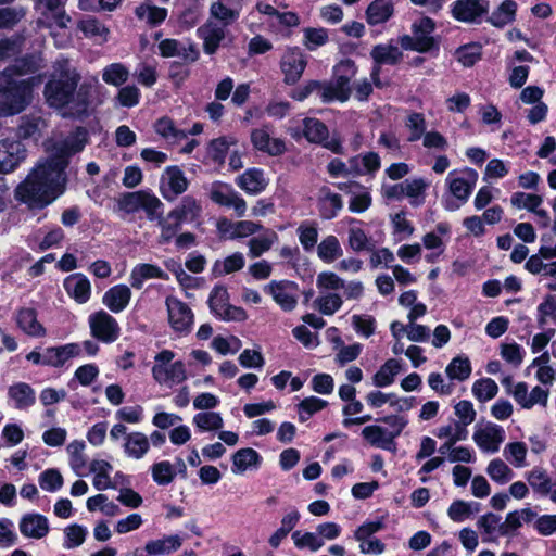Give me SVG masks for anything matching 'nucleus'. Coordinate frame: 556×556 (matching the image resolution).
<instances>
[{
	"mask_svg": "<svg viewBox=\"0 0 556 556\" xmlns=\"http://www.w3.org/2000/svg\"><path fill=\"white\" fill-rule=\"evenodd\" d=\"M80 74L67 59H59L53 65V74L46 84L47 103L60 111L64 117H80L89 108V96L85 86L77 89Z\"/></svg>",
	"mask_w": 556,
	"mask_h": 556,
	"instance_id": "nucleus-1",
	"label": "nucleus"
},
{
	"mask_svg": "<svg viewBox=\"0 0 556 556\" xmlns=\"http://www.w3.org/2000/svg\"><path fill=\"white\" fill-rule=\"evenodd\" d=\"M64 161L39 163L15 190L16 199L33 208H42L65 191Z\"/></svg>",
	"mask_w": 556,
	"mask_h": 556,
	"instance_id": "nucleus-2",
	"label": "nucleus"
},
{
	"mask_svg": "<svg viewBox=\"0 0 556 556\" xmlns=\"http://www.w3.org/2000/svg\"><path fill=\"white\" fill-rule=\"evenodd\" d=\"M20 63L0 73V93L4 96L0 103V116H12L24 111L33 100L34 88L41 84L40 76L22 78L38 68L34 61L23 60Z\"/></svg>",
	"mask_w": 556,
	"mask_h": 556,
	"instance_id": "nucleus-3",
	"label": "nucleus"
},
{
	"mask_svg": "<svg viewBox=\"0 0 556 556\" xmlns=\"http://www.w3.org/2000/svg\"><path fill=\"white\" fill-rule=\"evenodd\" d=\"M356 65L352 60H343L334 67V78L319 81L318 96L324 103L345 102L350 98V80L356 75Z\"/></svg>",
	"mask_w": 556,
	"mask_h": 556,
	"instance_id": "nucleus-4",
	"label": "nucleus"
},
{
	"mask_svg": "<svg viewBox=\"0 0 556 556\" xmlns=\"http://www.w3.org/2000/svg\"><path fill=\"white\" fill-rule=\"evenodd\" d=\"M117 208L125 214L143 212L153 222L163 213L164 204L153 191L144 189L122 194L117 200Z\"/></svg>",
	"mask_w": 556,
	"mask_h": 556,
	"instance_id": "nucleus-5",
	"label": "nucleus"
},
{
	"mask_svg": "<svg viewBox=\"0 0 556 556\" xmlns=\"http://www.w3.org/2000/svg\"><path fill=\"white\" fill-rule=\"evenodd\" d=\"M175 354L170 350H163L154 356L152 377L160 384L172 388L187 379L185 363L174 362Z\"/></svg>",
	"mask_w": 556,
	"mask_h": 556,
	"instance_id": "nucleus-6",
	"label": "nucleus"
},
{
	"mask_svg": "<svg viewBox=\"0 0 556 556\" xmlns=\"http://www.w3.org/2000/svg\"><path fill=\"white\" fill-rule=\"evenodd\" d=\"M435 29V23L430 17H421L414 22L412 26L413 35H405L400 38V43L405 50H413L420 53L428 52L437 47V41L432 36Z\"/></svg>",
	"mask_w": 556,
	"mask_h": 556,
	"instance_id": "nucleus-7",
	"label": "nucleus"
},
{
	"mask_svg": "<svg viewBox=\"0 0 556 556\" xmlns=\"http://www.w3.org/2000/svg\"><path fill=\"white\" fill-rule=\"evenodd\" d=\"M211 312L219 319L225 321H243L248 314L241 307L229 303L228 290L224 286H215L208 298Z\"/></svg>",
	"mask_w": 556,
	"mask_h": 556,
	"instance_id": "nucleus-8",
	"label": "nucleus"
},
{
	"mask_svg": "<svg viewBox=\"0 0 556 556\" xmlns=\"http://www.w3.org/2000/svg\"><path fill=\"white\" fill-rule=\"evenodd\" d=\"M65 2L66 0H35L37 25L47 28H66L71 17L63 10Z\"/></svg>",
	"mask_w": 556,
	"mask_h": 556,
	"instance_id": "nucleus-9",
	"label": "nucleus"
},
{
	"mask_svg": "<svg viewBox=\"0 0 556 556\" xmlns=\"http://www.w3.org/2000/svg\"><path fill=\"white\" fill-rule=\"evenodd\" d=\"M478 181V173L469 167L452 170L445 178L451 194L464 204L469 199Z\"/></svg>",
	"mask_w": 556,
	"mask_h": 556,
	"instance_id": "nucleus-10",
	"label": "nucleus"
},
{
	"mask_svg": "<svg viewBox=\"0 0 556 556\" xmlns=\"http://www.w3.org/2000/svg\"><path fill=\"white\" fill-rule=\"evenodd\" d=\"M264 292L285 312H292L298 305L300 289L294 281L271 280L264 287Z\"/></svg>",
	"mask_w": 556,
	"mask_h": 556,
	"instance_id": "nucleus-11",
	"label": "nucleus"
},
{
	"mask_svg": "<svg viewBox=\"0 0 556 556\" xmlns=\"http://www.w3.org/2000/svg\"><path fill=\"white\" fill-rule=\"evenodd\" d=\"M472 440L482 452L494 454L505 440V430L491 421L480 424L475 427Z\"/></svg>",
	"mask_w": 556,
	"mask_h": 556,
	"instance_id": "nucleus-12",
	"label": "nucleus"
},
{
	"mask_svg": "<svg viewBox=\"0 0 556 556\" xmlns=\"http://www.w3.org/2000/svg\"><path fill=\"white\" fill-rule=\"evenodd\" d=\"M451 226L448 223L441 222L437 224L433 231L427 232L422 236V247L429 251L425 260L427 263L433 264L444 254L447 242L450 240Z\"/></svg>",
	"mask_w": 556,
	"mask_h": 556,
	"instance_id": "nucleus-13",
	"label": "nucleus"
},
{
	"mask_svg": "<svg viewBox=\"0 0 556 556\" xmlns=\"http://www.w3.org/2000/svg\"><path fill=\"white\" fill-rule=\"evenodd\" d=\"M91 336L103 343H112L119 337L121 328L116 319L104 311L88 317Z\"/></svg>",
	"mask_w": 556,
	"mask_h": 556,
	"instance_id": "nucleus-14",
	"label": "nucleus"
},
{
	"mask_svg": "<svg viewBox=\"0 0 556 556\" xmlns=\"http://www.w3.org/2000/svg\"><path fill=\"white\" fill-rule=\"evenodd\" d=\"M208 191L210 199L214 203L233 208L239 217L245 215L248 208L245 200L229 184L214 181Z\"/></svg>",
	"mask_w": 556,
	"mask_h": 556,
	"instance_id": "nucleus-15",
	"label": "nucleus"
},
{
	"mask_svg": "<svg viewBox=\"0 0 556 556\" xmlns=\"http://www.w3.org/2000/svg\"><path fill=\"white\" fill-rule=\"evenodd\" d=\"M170 328L180 334L190 332L193 325V313L181 300L168 296L165 301Z\"/></svg>",
	"mask_w": 556,
	"mask_h": 556,
	"instance_id": "nucleus-16",
	"label": "nucleus"
},
{
	"mask_svg": "<svg viewBox=\"0 0 556 556\" xmlns=\"http://www.w3.org/2000/svg\"><path fill=\"white\" fill-rule=\"evenodd\" d=\"M87 143L86 130L78 128L63 141L55 143L54 150L47 159L53 165L64 161V169L67 166L68 159L73 154L80 152Z\"/></svg>",
	"mask_w": 556,
	"mask_h": 556,
	"instance_id": "nucleus-17",
	"label": "nucleus"
},
{
	"mask_svg": "<svg viewBox=\"0 0 556 556\" xmlns=\"http://www.w3.org/2000/svg\"><path fill=\"white\" fill-rule=\"evenodd\" d=\"M307 61L303 51L298 47H289L285 50L280 68L286 84L294 85L302 77Z\"/></svg>",
	"mask_w": 556,
	"mask_h": 556,
	"instance_id": "nucleus-18",
	"label": "nucleus"
},
{
	"mask_svg": "<svg viewBox=\"0 0 556 556\" xmlns=\"http://www.w3.org/2000/svg\"><path fill=\"white\" fill-rule=\"evenodd\" d=\"M188 186L189 181L184 172L178 166H168L161 176L160 192L165 200L174 201Z\"/></svg>",
	"mask_w": 556,
	"mask_h": 556,
	"instance_id": "nucleus-19",
	"label": "nucleus"
},
{
	"mask_svg": "<svg viewBox=\"0 0 556 556\" xmlns=\"http://www.w3.org/2000/svg\"><path fill=\"white\" fill-rule=\"evenodd\" d=\"M489 12V2L482 0H456L451 5L452 16L463 23H480L482 16Z\"/></svg>",
	"mask_w": 556,
	"mask_h": 556,
	"instance_id": "nucleus-20",
	"label": "nucleus"
},
{
	"mask_svg": "<svg viewBox=\"0 0 556 556\" xmlns=\"http://www.w3.org/2000/svg\"><path fill=\"white\" fill-rule=\"evenodd\" d=\"M510 394L521 408L531 409L535 405L545 407L548 402L549 391L539 386L529 391L526 382H518L514 384Z\"/></svg>",
	"mask_w": 556,
	"mask_h": 556,
	"instance_id": "nucleus-21",
	"label": "nucleus"
},
{
	"mask_svg": "<svg viewBox=\"0 0 556 556\" xmlns=\"http://www.w3.org/2000/svg\"><path fill=\"white\" fill-rule=\"evenodd\" d=\"M244 0H215L210 5V15L224 26L233 24L241 14Z\"/></svg>",
	"mask_w": 556,
	"mask_h": 556,
	"instance_id": "nucleus-22",
	"label": "nucleus"
},
{
	"mask_svg": "<svg viewBox=\"0 0 556 556\" xmlns=\"http://www.w3.org/2000/svg\"><path fill=\"white\" fill-rule=\"evenodd\" d=\"M303 134L309 142L321 143L333 152H338L340 143L336 139L328 138V128L317 118L307 117L303 119Z\"/></svg>",
	"mask_w": 556,
	"mask_h": 556,
	"instance_id": "nucleus-23",
	"label": "nucleus"
},
{
	"mask_svg": "<svg viewBox=\"0 0 556 556\" xmlns=\"http://www.w3.org/2000/svg\"><path fill=\"white\" fill-rule=\"evenodd\" d=\"M18 529L23 536L40 540L48 535L50 523L46 516L38 513H28L22 516Z\"/></svg>",
	"mask_w": 556,
	"mask_h": 556,
	"instance_id": "nucleus-24",
	"label": "nucleus"
},
{
	"mask_svg": "<svg viewBox=\"0 0 556 556\" xmlns=\"http://www.w3.org/2000/svg\"><path fill=\"white\" fill-rule=\"evenodd\" d=\"M66 294L77 304H85L91 298L90 280L81 273L71 274L63 280Z\"/></svg>",
	"mask_w": 556,
	"mask_h": 556,
	"instance_id": "nucleus-25",
	"label": "nucleus"
},
{
	"mask_svg": "<svg viewBox=\"0 0 556 556\" xmlns=\"http://www.w3.org/2000/svg\"><path fill=\"white\" fill-rule=\"evenodd\" d=\"M25 157V150L20 141H0V174L13 172Z\"/></svg>",
	"mask_w": 556,
	"mask_h": 556,
	"instance_id": "nucleus-26",
	"label": "nucleus"
},
{
	"mask_svg": "<svg viewBox=\"0 0 556 556\" xmlns=\"http://www.w3.org/2000/svg\"><path fill=\"white\" fill-rule=\"evenodd\" d=\"M81 351L83 348L78 343L47 348L45 350L43 365L55 368L63 367L70 359L79 356Z\"/></svg>",
	"mask_w": 556,
	"mask_h": 556,
	"instance_id": "nucleus-27",
	"label": "nucleus"
},
{
	"mask_svg": "<svg viewBox=\"0 0 556 556\" xmlns=\"http://www.w3.org/2000/svg\"><path fill=\"white\" fill-rule=\"evenodd\" d=\"M371 58L374 59L375 63L377 64L371 73V77L377 86L380 85L379 83V72H380V64H395L397 63L403 54L397 46L386 43V45H377L372 48L370 52Z\"/></svg>",
	"mask_w": 556,
	"mask_h": 556,
	"instance_id": "nucleus-28",
	"label": "nucleus"
},
{
	"mask_svg": "<svg viewBox=\"0 0 556 556\" xmlns=\"http://www.w3.org/2000/svg\"><path fill=\"white\" fill-rule=\"evenodd\" d=\"M225 27L220 23L207 21L198 28V35L203 40V50L206 54H214L217 51L226 35Z\"/></svg>",
	"mask_w": 556,
	"mask_h": 556,
	"instance_id": "nucleus-29",
	"label": "nucleus"
},
{
	"mask_svg": "<svg viewBox=\"0 0 556 556\" xmlns=\"http://www.w3.org/2000/svg\"><path fill=\"white\" fill-rule=\"evenodd\" d=\"M8 402L15 409H28L36 402V392L26 382H15L8 389Z\"/></svg>",
	"mask_w": 556,
	"mask_h": 556,
	"instance_id": "nucleus-30",
	"label": "nucleus"
},
{
	"mask_svg": "<svg viewBox=\"0 0 556 556\" xmlns=\"http://www.w3.org/2000/svg\"><path fill=\"white\" fill-rule=\"evenodd\" d=\"M150 279L168 280V275L157 265L140 263L134 266L129 275V283L135 289H141L144 281Z\"/></svg>",
	"mask_w": 556,
	"mask_h": 556,
	"instance_id": "nucleus-31",
	"label": "nucleus"
},
{
	"mask_svg": "<svg viewBox=\"0 0 556 556\" xmlns=\"http://www.w3.org/2000/svg\"><path fill=\"white\" fill-rule=\"evenodd\" d=\"M251 141L255 149L270 155H280L286 150L283 140L271 137L267 128L254 129L251 134Z\"/></svg>",
	"mask_w": 556,
	"mask_h": 556,
	"instance_id": "nucleus-32",
	"label": "nucleus"
},
{
	"mask_svg": "<svg viewBox=\"0 0 556 556\" xmlns=\"http://www.w3.org/2000/svg\"><path fill=\"white\" fill-rule=\"evenodd\" d=\"M150 451L149 438L140 431H132L125 437L123 452L127 458L142 459Z\"/></svg>",
	"mask_w": 556,
	"mask_h": 556,
	"instance_id": "nucleus-33",
	"label": "nucleus"
},
{
	"mask_svg": "<svg viewBox=\"0 0 556 556\" xmlns=\"http://www.w3.org/2000/svg\"><path fill=\"white\" fill-rule=\"evenodd\" d=\"M88 469L93 475L92 485L96 490L105 491L115 486L111 478L113 466L108 460L94 458L89 463Z\"/></svg>",
	"mask_w": 556,
	"mask_h": 556,
	"instance_id": "nucleus-34",
	"label": "nucleus"
},
{
	"mask_svg": "<svg viewBox=\"0 0 556 556\" xmlns=\"http://www.w3.org/2000/svg\"><path fill=\"white\" fill-rule=\"evenodd\" d=\"M15 323L20 330L25 334L35 338L46 336L45 327L38 321L37 313L34 308H21L15 314Z\"/></svg>",
	"mask_w": 556,
	"mask_h": 556,
	"instance_id": "nucleus-35",
	"label": "nucleus"
},
{
	"mask_svg": "<svg viewBox=\"0 0 556 556\" xmlns=\"http://www.w3.org/2000/svg\"><path fill=\"white\" fill-rule=\"evenodd\" d=\"M236 182L244 192L252 195L261 193L268 185L264 172L258 168L247 169L237 177Z\"/></svg>",
	"mask_w": 556,
	"mask_h": 556,
	"instance_id": "nucleus-36",
	"label": "nucleus"
},
{
	"mask_svg": "<svg viewBox=\"0 0 556 556\" xmlns=\"http://www.w3.org/2000/svg\"><path fill=\"white\" fill-rule=\"evenodd\" d=\"M262 456L253 448L238 450L232 455L231 471L235 475H243L248 470H256L261 466Z\"/></svg>",
	"mask_w": 556,
	"mask_h": 556,
	"instance_id": "nucleus-37",
	"label": "nucleus"
},
{
	"mask_svg": "<svg viewBox=\"0 0 556 556\" xmlns=\"http://www.w3.org/2000/svg\"><path fill=\"white\" fill-rule=\"evenodd\" d=\"M182 542L184 539L179 534L165 535L161 539L148 541L144 545V552L148 556L172 554L181 547Z\"/></svg>",
	"mask_w": 556,
	"mask_h": 556,
	"instance_id": "nucleus-38",
	"label": "nucleus"
},
{
	"mask_svg": "<svg viewBox=\"0 0 556 556\" xmlns=\"http://www.w3.org/2000/svg\"><path fill=\"white\" fill-rule=\"evenodd\" d=\"M362 437L371 446L386 450L395 451V441L389 434L388 429L378 425L366 426L362 430Z\"/></svg>",
	"mask_w": 556,
	"mask_h": 556,
	"instance_id": "nucleus-39",
	"label": "nucleus"
},
{
	"mask_svg": "<svg viewBox=\"0 0 556 556\" xmlns=\"http://www.w3.org/2000/svg\"><path fill=\"white\" fill-rule=\"evenodd\" d=\"M131 299V290L126 285H116L103 295V304L113 313L124 311Z\"/></svg>",
	"mask_w": 556,
	"mask_h": 556,
	"instance_id": "nucleus-40",
	"label": "nucleus"
},
{
	"mask_svg": "<svg viewBox=\"0 0 556 556\" xmlns=\"http://www.w3.org/2000/svg\"><path fill=\"white\" fill-rule=\"evenodd\" d=\"M278 242V235L269 228H264L257 236L252 237L248 241L249 256L252 258L260 257L269 251L275 243Z\"/></svg>",
	"mask_w": 556,
	"mask_h": 556,
	"instance_id": "nucleus-41",
	"label": "nucleus"
},
{
	"mask_svg": "<svg viewBox=\"0 0 556 556\" xmlns=\"http://www.w3.org/2000/svg\"><path fill=\"white\" fill-rule=\"evenodd\" d=\"M320 216L324 219H332L343 207L341 195L332 192L329 188H321L318 195Z\"/></svg>",
	"mask_w": 556,
	"mask_h": 556,
	"instance_id": "nucleus-42",
	"label": "nucleus"
},
{
	"mask_svg": "<svg viewBox=\"0 0 556 556\" xmlns=\"http://www.w3.org/2000/svg\"><path fill=\"white\" fill-rule=\"evenodd\" d=\"M159 50L162 56H180L186 61L194 62L199 53L193 46L185 47L176 39H164L159 43Z\"/></svg>",
	"mask_w": 556,
	"mask_h": 556,
	"instance_id": "nucleus-43",
	"label": "nucleus"
},
{
	"mask_svg": "<svg viewBox=\"0 0 556 556\" xmlns=\"http://www.w3.org/2000/svg\"><path fill=\"white\" fill-rule=\"evenodd\" d=\"M85 451L86 443L83 440H74L66 447L68 465L78 477L86 475L87 455Z\"/></svg>",
	"mask_w": 556,
	"mask_h": 556,
	"instance_id": "nucleus-44",
	"label": "nucleus"
},
{
	"mask_svg": "<svg viewBox=\"0 0 556 556\" xmlns=\"http://www.w3.org/2000/svg\"><path fill=\"white\" fill-rule=\"evenodd\" d=\"M478 528L481 530L485 543L495 542L497 533L505 534L504 526L501 523V517L492 513L485 514L477 521Z\"/></svg>",
	"mask_w": 556,
	"mask_h": 556,
	"instance_id": "nucleus-45",
	"label": "nucleus"
},
{
	"mask_svg": "<svg viewBox=\"0 0 556 556\" xmlns=\"http://www.w3.org/2000/svg\"><path fill=\"white\" fill-rule=\"evenodd\" d=\"M244 265V255L241 252H235L223 260H216L212 266V274L215 277L229 275L241 270Z\"/></svg>",
	"mask_w": 556,
	"mask_h": 556,
	"instance_id": "nucleus-46",
	"label": "nucleus"
},
{
	"mask_svg": "<svg viewBox=\"0 0 556 556\" xmlns=\"http://www.w3.org/2000/svg\"><path fill=\"white\" fill-rule=\"evenodd\" d=\"M317 255L326 264H331L343 255V249L339 239L328 235L317 245Z\"/></svg>",
	"mask_w": 556,
	"mask_h": 556,
	"instance_id": "nucleus-47",
	"label": "nucleus"
},
{
	"mask_svg": "<svg viewBox=\"0 0 556 556\" xmlns=\"http://www.w3.org/2000/svg\"><path fill=\"white\" fill-rule=\"evenodd\" d=\"M401 362L395 358L388 359L380 366L372 377V382L378 388H386L394 382L395 377L401 371Z\"/></svg>",
	"mask_w": 556,
	"mask_h": 556,
	"instance_id": "nucleus-48",
	"label": "nucleus"
},
{
	"mask_svg": "<svg viewBox=\"0 0 556 556\" xmlns=\"http://www.w3.org/2000/svg\"><path fill=\"white\" fill-rule=\"evenodd\" d=\"M157 226L160 227L159 243H168L174 237H176L182 222L170 211L166 216L160 213V217L156 218Z\"/></svg>",
	"mask_w": 556,
	"mask_h": 556,
	"instance_id": "nucleus-49",
	"label": "nucleus"
},
{
	"mask_svg": "<svg viewBox=\"0 0 556 556\" xmlns=\"http://www.w3.org/2000/svg\"><path fill=\"white\" fill-rule=\"evenodd\" d=\"M393 14V5L390 0H375L366 11L367 22L370 25H378L387 22Z\"/></svg>",
	"mask_w": 556,
	"mask_h": 556,
	"instance_id": "nucleus-50",
	"label": "nucleus"
},
{
	"mask_svg": "<svg viewBox=\"0 0 556 556\" xmlns=\"http://www.w3.org/2000/svg\"><path fill=\"white\" fill-rule=\"evenodd\" d=\"M353 189L348 190V194L351 195L349 201V210L352 213H363L367 211L371 205V195L367 188L362 185H353Z\"/></svg>",
	"mask_w": 556,
	"mask_h": 556,
	"instance_id": "nucleus-51",
	"label": "nucleus"
},
{
	"mask_svg": "<svg viewBox=\"0 0 556 556\" xmlns=\"http://www.w3.org/2000/svg\"><path fill=\"white\" fill-rule=\"evenodd\" d=\"M517 3L514 0H504L491 14L489 22L495 27H504L516 17Z\"/></svg>",
	"mask_w": 556,
	"mask_h": 556,
	"instance_id": "nucleus-52",
	"label": "nucleus"
},
{
	"mask_svg": "<svg viewBox=\"0 0 556 556\" xmlns=\"http://www.w3.org/2000/svg\"><path fill=\"white\" fill-rule=\"evenodd\" d=\"M192 424L201 432L220 430L224 426V419L217 412H201L192 417Z\"/></svg>",
	"mask_w": 556,
	"mask_h": 556,
	"instance_id": "nucleus-53",
	"label": "nucleus"
},
{
	"mask_svg": "<svg viewBox=\"0 0 556 556\" xmlns=\"http://www.w3.org/2000/svg\"><path fill=\"white\" fill-rule=\"evenodd\" d=\"M201 211L199 201L191 195L184 197L180 203L172 210L182 223L195 220L200 216Z\"/></svg>",
	"mask_w": 556,
	"mask_h": 556,
	"instance_id": "nucleus-54",
	"label": "nucleus"
},
{
	"mask_svg": "<svg viewBox=\"0 0 556 556\" xmlns=\"http://www.w3.org/2000/svg\"><path fill=\"white\" fill-rule=\"evenodd\" d=\"M471 364L467 356H456L445 368V372L451 380L465 381L470 377Z\"/></svg>",
	"mask_w": 556,
	"mask_h": 556,
	"instance_id": "nucleus-55",
	"label": "nucleus"
},
{
	"mask_svg": "<svg viewBox=\"0 0 556 556\" xmlns=\"http://www.w3.org/2000/svg\"><path fill=\"white\" fill-rule=\"evenodd\" d=\"M314 303L321 314L330 316L342 307L343 300L337 292H319Z\"/></svg>",
	"mask_w": 556,
	"mask_h": 556,
	"instance_id": "nucleus-56",
	"label": "nucleus"
},
{
	"mask_svg": "<svg viewBox=\"0 0 556 556\" xmlns=\"http://www.w3.org/2000/svg\"><path fill=\"white\" fill-rule=\"evenodd\" d=\"M129 78V70L122 63H112L102 71V79L105 84L119 87Z\"/></svg>",
	"mask_w": 556,
	"mask_h": 556,
	"instance_id": "nucleus-57",
	"label": "nucleus"
},
{
	"mask_svg": "<svg viewBox=\"0 0 556 556\" xmlns=\"http://www.w3.org/2000/svg\"><path fill=\"white\" fill-rule=\"evenodd\" d=\"M530 486L540 495H548L552 488V481L547 472L542 468H533L527 475Z\"/></svg>",
	"mask_w": 556,
	"mask_h": 556,
	"instance_id": "nucleus-58",
	"label": "nucleus"
},
{
	"mask_svg": "<svg viewBox=\"0 0 556 556\" xmlns=\"http://www.w3.org/2000/svg\"><path fill=\"white\" fill-rule=\"evenodd\" d=\"M151 475L156 484L167 485L174 481L176 469L170 462L161 460L152 465Z\"/></svg>",
	"mask_w": 556,
	"mask_h": 556,
	"instance_id": "nucleus-59",
	"label": "nucleus"
},
{
	"mask_svg": "<svg viewBox=\"0 0 556 556\" xmlns=\"http://www.w3.org/2000/svg\"><path fill=\"white\" fill-rule=\"evenodd\" d=\"M528 448L523 442L508 443L503 451L505 458L516 468H523L527 466Z\"/></svg>",
	"mask_w": 556,
	"mask_h": 556,
	"instance_id": "nucleus-60",
	"label": "nucleus"
},
{
	"mask_svg": "<svg viewBox=\"0 0 556 556\" xmlns=\"http://www.w3.org/2000/svg\"><path fill=\"white\" fill-rule=\"evenodd\" d=\"M78 28L85 34V36L99 42H104L108 40L109 29L93 17H88L80 21Z\"/></svg>",
	"mask_w": 556,
	"mask_h": 556,
	"instance_id": "nucleus-61",
	"label": "nucleus"
},
{
	"mask_svg": "<svg viewBox=\"0 0 556 556\" xmlns=\"http://www.w3.org/2000/svg\"><path fill=\"white\" fill-rule=\"evenodd\" d=\"M486 473L490 476V478L500 484H505L509 482L513 477L514 472L509 468V466L501 458L492 459L488 467H486Z\"/></svg>",
	"mask_w": 556,
	"mask_h": 556,
	"instance_id": "nucleus-62",
	"label": "nucleus"
},
{
	"mask_svg": "<svg viewBox=\"0 0 556 556\" xmlns=\"http://www.w3.org/2000/svg\"><path fill=\"white\" fill-rule=\"evenodd\" d=\"M498 387L491 378H482L472 384V394L479 402H488L496 396Z\"/></svg>",
	"mask_w": 556,
	"mask_h": 556,
	"instance_id": "nucleus-63",
	"label": "nucleus"
},
{
	"mask_svg": "<svg viewBox=\"0 0 556 556\" xmlns=\"http://www.w3.org/2000/svg\"><path fill=\"white\" fill-rule=\"evenodd\" d=\"M87 534V528L81 525L73 523L67 526L64 529L63 547L66 549H72L80 546L85 542Z\"/></svg>",
	"mask_w": 556,
	"mask_h": 556,
	"instance_id": "nucleus-64",
	"label": "nucleus"
}]
</instances>
